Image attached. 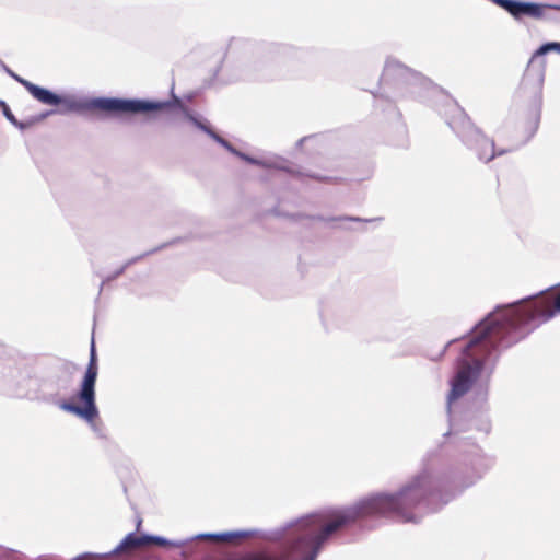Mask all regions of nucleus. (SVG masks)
I'll use <instances>...</instances> for the list:
<instances>
[{
  "label": "nucleus",
  "instance_id": "1",
  "mask_svg": "<svg viewBox=\"0 0 560 560\" xmlns=\"http://www.w3.org/2000/svg\"><path fill=\"white\" fill-rule=\"evenodd\" d=\"M538 295H529L509 305H498L464 334L463 338L467 335L470 338L456 359L457 371L447 395L448 408L452 401L472 388L493 352L513 346L542 324L538 318L530 319L528 316L540 305V298L535 299Z\"/></svg>",
  "mask_w": 560,
  "mask_h": 560
},
{
  "label": "nucleus",
  "instance_id": "2",
  "mask_svg": "<svg viewBox=\"0 0 560 560\" xmlns=\"http://www.w3.org/2000/svg\"><path fill=\"white\" fill-rule=\"evenodd\" d=\"M401 501L405 502L404 497L376 492L351 505L306 514L280 527L261 530L259 538L302 553V560H316L325 542L335 534L368 516H392L388 510L397 509Z\"/></svg>",
  "mask_w": 560,
  "mask_h": 560
},
{
  "label": "nucleus",
  "instance_id": "3",
  "mask_svg": "<svg viewBox=\"0 0 560 560\" xmlns=\"http://www.w3.org/2000/svg\"><path fill=\"white\" fill-rule=\"evenodd\" d=\"M466 463L474 471V476L468 480H460L453 471L441 472L430 468L422 469L396 492H377L396 498H402L406 502H400L397 509L388 510L390 515L397 517L404 523H417L418 517L413 510L422 512H435L443 505L452 501L457 494L466 488L472 486L476 480L489 470L493 465V458L483 453V451L474 445L466 456Z\"/></svg>",
  "mask_w": 560,
  "mask_h": 560
},
{
  "label": "nucleus",
  "instance_id": "4",
  "mask_svg": "<svg viewBox=\"0 0 560 560\" xmlns=\"http://www.w3.org/2000/svg\"><path fill=\"white\" fill-rule=\"evenodd\" d=\"M27 92L39 103L49 106H60L59 114L98 112L105 116L120 117L126 115L150 114L160 112L172 105L171 102L151 101L141 98L120 97H85L75 100L71 96L57 94L56 92L30 82L26 85Z\"/></svg>",
  "mask_w": 560,
  "mask_h": 560
},
{
  "label": "nucleus",
  "instance_id": "5",
  "mask_svg": "<svg viewBox=\"0 0 560 560\" xmlns=\"http://www.w3.org/2000/svg\"><path fill=\"white\" fill-rule=\"evenodd\" d=\"M97 374V354L94 338H92L89 363L77 393V398L82 405H77L71 401H60L59 408L86 421L94 434L98 439L105 440L107 439V434L104 423L95 421L98 417L95 392Z\"/></svg>",
  "mask_w": 560,
  "mask_h": 560
},
{
  "label": "nucleus",
  "instance_id": "6",
  "mask_svg": "<svg viewBox=\"0 0 560 560\" xmlns=\"http://www.w3.org/2000/svg\"><path fill=\"white\" fill-rule=\"evenodd\" d=\"M380 80L384 86L393 89L395 98L417 97L422 100L427 94L441 92L430 79L393 58L386 60Z\"/></svg>",
  "mask_w": 560,
  "mask_h": 560
},
{
  "label": "nucleus",
  "instance_id": "7",
  "mask_svg": "<svg viewBox=\"0 0 560 560\" xmlns=\"http://www.w3.org/2000/svg\"><path fill=\"white\" fill-rule=\"evenodd\" d=\"M451 107L452 115L445 119L447 126L462 143L476 154L478 160L488 163L495 155H502L508 152V150L497 151L494 141L476 127L464 109L457 106V104H452Z\"/></svg>",
  "mask_w": 560,
  "mask_h": 560
},
{
  "label": "nucleus",
  "instance_id": "8",
  "mask_svg": "<svg viewBox=\"0 0 560 560\" xmlns=\"http://www.w3.org/2000/svg\"><path fill=\"white\" fill-rule=\"evenodd\" d=\"M290 46L276 43H260L245 38H232L226 49V58H232L238 67L250 72L257 63L277 55H285Z\"/></svg>",
  "mask_w": 560,
  "mask_h": 560
},
{
  "label": "nucleus",
  "instance_id": "9",
  "mask_svg": "<svg viewBox=\"0 0 560 560\" xmlns=\"http://www.w3.org/2000/svg\"><path fill=\"white\" fill-rule=\"evenodd\" d=\"M27 387V395L31 398L59 406L60 402L57 401V398L61 392L68 389L69 380L63 378L58 373H43L34 378H30Z\"/></svg>",
  "mask_w": 560,
  "mask_h": 560
},
{
  "label": "nucleus",
  "instance_id": "10",
  "mask_svg": "<svg viewBox=\"0 0 560 560\" xmlns=\"http://www.w3.org/2000/svg\"><path fill=\"white\" fill-rule=\"evenodd\" d=\"M147 544V534L138 535L129 533L126 537L112 550L105 552H84L71 560H116L128 556L133 549Z\"/></svg>",
  "mask_w": 560,
  "mask_h": 560
},
{
  "label": "nucleus",
  "instance_id": "11",
  "mask_svg": "<svg viewBox=\"0 0 560 560\" xmlns=\"http://www.w3.org/2000/svg\"><path fill=\"white\" fill-rule=\"evenodd\" d=\"M549 52L560 55V42H546L534 51L525 71V79L533 77L538 85L541 86L546 68V61L541 58Z\"/></svg>",
  "mask_w": 560,
  "mask_h": 560
},
{
  "label": "nucleus",
  "instance_id": "12",
  "mask_svg": "<svg viewBox=\"0 0 560 560\" xmlns=\"http://www.w3.org/2000/svg\"><path fill=\"white\" fill-rule=\"evenodd\" d=\"M551 289L552 287L539 292L540 305L536 306L535 311H532V315H528L530 319L538 318L540 323H547L560 314V290L544 294Z\"/></svg>",
  "mask_w": 560,
  "mask_h": 560
},
{
  "label": "nucleus",
  "instance_id": "13",
  "mask_svg": "<svg viewBox=\"0 0 560 560\" xmlns=\"http://www.w3.org/2000/svg\"><path fill=\"white\" fill-rule=\"evenodd\" d=\"M213 140L217 143H219L220 145H222L224 149H226L230 153H232L233 155L240 158L241 160H243L249 164L257 165L260 167L282 168V166L278 165L273 162H270L269 160L257 159V158L250 156V155L237 150L235 147H233L229 141H226L224 138H222L218 133L213 135Z\"/></svg>",
  "mask_w": 560,
  "mask_h": 560
},
{
  "label": "nucleus",
  "instance_id": "14",
  "mask_svg": "<svg viewBox=\"0 0 560 560\" xmlns=\"http://www.w3.org/2000/svg\"><path fill=\"white\" fill-rule=\"evenodd\" d=\"M213 140L217 143H219L220 145H222L224 149H226L230 153H232L233 155L240 158L241 160H243L249 164L257 165L260 167L282 168V166L278 165L273 162H270L269 160L257 159V158L250 156V155L237 150L235 147H233L229 141H226L224 138H222L218 133L213 135Z\"/></svg>",
  "mask_w": 560,
  "mask_h": 560
},
{
  "label": "nucleus",
  "instance_id": "15",
  "mask_svg": "<svg viewBox=\"0 0 560 560\" xmlns=\"http://www.w3.org/2000/svg\"><path fill=\"white\" fill-rule=\"evenodd\" d=\"M261 530L260 529H249V530H231V532H222V533H201L198 535H195L190 538H187V544L189 541L196 540V539H206V538H212V539H221V540H229L232 538H245V537H259Z\"/></svg>",
  "mask_w": 560,
  "mask_h": 560
},
{
  "label": "nucleus",
  "instance_id": "16",
  "mask_svg": "<svg viewBox=\"0 0 560 560\" xmlns=\"http://www.w3.org/2000/svg\"><path fill=\"white\" fill-rule=\"evenodd\" d=\"M492 372H493V365L489 370V373H488L486 380L477 383L474 386L475 399L481 404H485L488 400L489 389H490V376H491Z\"/></svg>",
  "mask_w": 560,
  "mask_h": 560
},
{
  "label": "nucleus",
  "instance_id": "17",
  "mask_svg": "<svg viewBox=\"0 0 560 560\" xmlns=\"http://www.w3.org/2000/svg\"><path fill=\"white\" fill-rule=\"evenodd\" d=\"M148 542H154L162 547H176V548L184 547L187 545V540H170L162 536L147 534V544Z\"/></svg>",
  "mask_w": 560,
  "mask_h": 560
},
{
  "label": "nucleus",
  "instance_id": "18",
  "mask_svg": "<svg viewBox=\"0 0 560 560\" xmlns=\"http://www.w3.org/2000/svg\"><path fill=\"white\" fill-rule=\"evenodd\" d=\"M186 116L198 129L206 132L212 139H213V135H217V132L213 131L207 124L202 122L201 120H199L198 118H196L195 116L189 114L188 112H186Z\"/></svg>",
  "mask_w": 560,
  "mask_h": 560
},
{
  "label": "nucleus",
  "instance_id": "19",
  "mask_svg": "<svg viewBox=\"0 0 560 560\" xmlns=\"http://www.w3.org/2000/svg\"><path fill=\"white\" fill-rule=\"evenodd\" d=\"M313 220H318V221H323V222H332V221H352V222H362L363 219L359 218V217H339V218H325V217H322V215H316V217H312ZM371 220L366 219L364 220V222H370Z\"/></svg>",
  "mask_w": 560,
  "mask_h": 560
},
{
  "label": "nucleus",
  "instance_id": "20",
  "mask_svg": "<svg viewBox=\"0 0 560 560\" xmlns=\"http://www.w3.org/2000/svg\"><path fill=\"white\" fill-rule=\"evenodd\" d=\"M0 67L8 73L13 80H15L18 83H20L22 86L26 89V85L31 82L19 74H16L14 71H12L1 59H0Z\"/></svg>",
  "mask_w": 560,
  "mask_h": 560
},
{
  "label": "nucleus",
  "instance_id": "21",
  "mask_svg": "<svg viewBox=\"0 0 560 560\" xmlns=\"http://www.w3.org/2000/svg\"><path fill=\"white\" fill-rule=\"evenodd\" d=\"M125 270H126V266H121L119 269L114 271L112 275H108L107 277H105V279L102 281L100 292L102 291V288L106 282H110V281L117 279L119 276H121L125 272Z\"/></svg>",
  "mask_w": 560,
  "mask_h": 560
},
{
  "label": "nucleus",
  "instance_id": "22",
  "mask_svg": "<svg viewBox=\"0 0 560 560\" xmlns=\"http://www.w3.org/2000/svg\"><path fill=\"white\" fill-rule=\"evenodd\" d=\"M34 125V120L32 118L27 120H16L15 124H13L14 127L19 128L20 130H26L31 128Z\"/></svg>",
  "mask_w": 560,
  "mask_h": 560
},
{
  "label": "nucleus",
  "instance_id": "23",
  "mask_svg": "<svg viewBox=\"0 0 560 560\" xmlns=\"http://www.w3.org/2000/svg\"><path fill=\"white\" fill-rule=\"evenodd\" d=\"M58 110H55V109H48V110H45L43 113H40L39 115L35 116V117H32V119L34 120V124L35 122H38V121H42L44 119H46L48 116L57 113Z\"/></svg>",
  "mask_w": 560,
  "mask_h": 560
},
{
  "label": "nucleus",
  "instance_id": "24",
  "mask_svg": "<svg viewBox=\"0 0 560 560\" xmlns=\"http://www.w3.org/2000/svg\"><path fill=\"white\" fill-rule=\"evenodd\" d=\"M156 252V249H152L150 252H145L144 254L140 255V256H137V257H133V258H130L129 260H127L122 266H126V269L131 266L132 264L137 262L138 260H140L142 257L149 255V254H152Z\"/></svg>",
  "mask_w": 560,
  "mask_h": 560
},
{
  "label": "nucleus",
  "instance_id": "25",
  "mask_svg": "<svg viewBox=\"0 0 560 560\" xmlns=\"http://www.w3.org/2000/svg\"><path fill=\"white\" fill-rule=\"evenodd\" d=\"M3 113V116L13 125L16 122V117L13 115V113L11 112L10 107L8 108H4V110H2Z\"/></svg>",
  "mask_w": 560,
  "mask_h": 560
},
{
  "label": "nucleus",
  "instance_id": "26",
  "mask_svg": "<svg viewBox=\"0 0 560 560\" xmlns=\"http://www.w3.org/2000/svg\"><path fill=\"white\" fill-rule=\"evenodd\" d=\"M10 550L0 546V560H5Z\"/></svg>",
  "mask_w": 560,
  "mask_h": 560
},
{
  "label": "nucleus",
  "instance_id": "27",
  "mask_svg": "<svg viewBox=\"0 0 560 560\" xmlns=\"http://www.w3.org/2000/svg\"><path fill=\"white\" fill-rule=\"evenodd\" d=\"M456 341H458V338H454V339L450 340V341L445 345V347H444V349H443V351H442V354H444V353H445V351L447 350V348H448L451 345L455 343Z\"/></svg>",
  "mask_w": 560,
  "mask_h": 560
},
{
  "label": "nucleus",
  "instance_id": "28",
  "mask_svg": "<svg viewBox=\"0 0 560 560\" xmlns=\"http://www.w3.org/2000/svg\"><path fill=\"white\" fill-rule=\"evenodd\" d=\"M0 107L2 108V110H4V108H8L9 105L3 100H0Z\"/></svg>",
  "mask_w": 560,
  "mask_h": 560
},
{
  "label": "nucleus",
  "instance_id": "29",
  "mask_svg": "<svg viewBox=\"0 0 560 560\" xmlns=\"http://www.w3.org/2000/svg\"><path fill=\"white\" fill-rule=\"evenodd\" d=\"M489 430H490V423H489V422H486V423H485V427H483V431H485L486 433H488V432H489Z\"/></svg>",
  "mask_w": 560,
  "mask_h": 560
},
{
  "label": "nucleus",
  "instance_id": "30",
  "mask_svg": "<svg viewBox=\"0 0 560 560\" xmlns=\"http://www.w3.org/2000/svg\"><path fill=\"white\" fill-rule=\"evenodd\" d=\"M305 140H306V138H302V139H300V140L298 141V145H299V147H300V145H302V143H303Z\"/></svg>",
  "mask_w": 560,
  "mask_h": 560
},
{
  "label": "nucleus",
  "instance_id": "31",
  "mask_svg": "<svg viewBox=\"0 0 560 560\" xmlns=\"http://www.w3.org/2000/svg\"><path fill=\"white\" fill-rule=\"evenodd\" d=\"M451 434H452V431H451V430H448L447 432H445V433L443 434V436H444V438H446V436H450Z\"/></svg>",
  "mask_w": 560,
  "mask_h": 560
},
{
  "label": "nucleus",
  "instance_id": "32",
  "mask_svg": "<svg viewBox=\"0 0 560 560\" xmlns=\"http://www.w3.org/2000/svg\"><path fill=\"white\" fill-rule=\"evenodd\" d=\"M174 103H175V104H177V105H179V106H182V102H180V100H179V98H176Z\"/></svg>",
  "mask_w": 560,
  "mask_h": 560
},
{
  "label": "nucleus",
  "instance_id": "33",
  "mask_svg": "<svg viewBox=\"0 0 560 560\" xmlns=\"http://www.w3.org/2000/svg\"><path fill=\"white\" fill-rule=\"evenodd\" d=\"M537 125H538V121L536 120V121H535V128H534V130H533V131H535V130L537 129ZM533 133H534V132H532V133H530V136H533Z\"/></svg>",
  "mask_w": 560,
  "mask_h": 560
},
{
  "label": "nucleus",
  "instance_id": "34",
  "mask_svg": "<svg viewBox=\"0 0 560 560\" xmlns=\"http://www.w3.org/2000/svg\"><path fill=\"white\" fill-rule=\"evenodd\" d=\"M165 247V244H162L161 246H159V249H162ZM158 250V248H155Z\"/></svg>",
  "mask_w": 560,
  "mask_h": 560
},
{
  "label": "nucleus",
  "instance_id": "35",
  "mask_svg": "<svg viewBox=\"0 0 560 560\" xmlns=\"http://www.w3.org/2000/svg\"><path fill=\"white\" fill-rule=\"evenodd\" d=\"M165 247V244H162L161 246H159V249H162ZM158 250V248H155Z\"/></svg>",
  "mask_w": 560,
  "mask_h": 560
},
{
  "label": "nucleus",
  "instance_id": "36",
  "mask_svg": "<svg viewBox=\"0 0 560 560\" xmlns=\"http://www.w3.org/2000/svg\"><path fill=\"white\" fill-rule=\"evenodd\" d=\"M165 247V244H162L161 246H159V249H162ZM158 250V248H155Z\"/></svg>",
  "mask_w": 560,
  "mask_h": 560
}]
</instances>
